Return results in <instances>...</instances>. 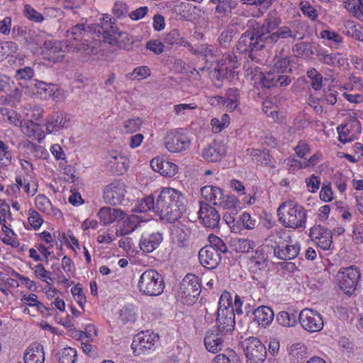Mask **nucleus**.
<instances>
[{
	"label": "nucleus",
	"instance_id": "412c9836",
	"mask_svg": "<svg viewBox=\"0 0 363 363\" xmlns=\"http://www.w3.org/2000/svg\"><path fill=\"white\" fill-rule=\"evenodd\" d=\"M70 116L69 114L59 111L50 115L46 123V130L48 133L60 131L62 128H67L69 125Z\"/></svg>",
	"mask_w": 363,
	"mask_h": 363
},
{
	"label": "nucleus",
	"instance_id": "20e7f679",
	"mask_svg": "<svg viewBox=\"0 0 363 363\" xmlns=\"http://www.w3.org/2000/svg\"><path fill=\"white\" fill-rule=\"evenodd\" d=\"M216 314V331L221 335L231 334L235 328V318L230 293H222Z\"/></svg>",
	"mask_w": 363,
	"mask_h": 363
},
{
	"label": "nucleus",
	"instance_id": "4be33fe9",
	"mask_svg": "<svg viewBox=\"0 0 363 363\" xmlns=\"http://www.w3.org/2000/svg\"><path fill=\"white\" fill-rule=\"evenodd\" d=\"M362 125L359 121H352L345 125H339L337 128L338 139L342 143L353 141L356 135L361 133Z\"/></svg>",
	"mask_w": 363,
	"mask_h": 363
},
{
	"label": "nucleus",
	"instance_id": "7ed1b4c3",
	"mask_svg": "<svg viewBox=\"0 0 363 363\" xmlns=\"http://www.w3.org/2000/svg\"><path fill=\"white\" fill-rule=\"evenodd\" d=\"M291 57L289 56L274 57L273 68L259 74L260 82L264 88L286 86L291 82V78L286 73L291 72Z\"/></svg>",
	"mask_w": 363,
	"mask_h": 363
},
{
	"label": "nucleus",
	"instance_id": "603ef678",
	"mask_svg": "<svg viewBox=\"0 0 363 363\" xmlns=\"http://www.w3.org/2000/svg\"><path fill=\"white\" fill-rule=\"evenodd\" d=\"M300 9L303 14L313 21L318 18V11L308 1L300 4Z\"/></svg>",
	"mask_w": 363,
	"mask_h": 363
},
{
	"label": "nucleus",
	"instance_id": "338daca9",
	"mask_svg": "<svg viewBox=\"0 0 363 363\" xmlns=\"http://www.w3.org/2000/svg\"><path fill=\"white\" fill-rule=\"evenodd\" d=\"M34 273L37 277L43 281H46L48 279H51V273L49 271H47L42 264L35 266Z\"/></svg>",
	"mask_w": 363,
	"mask_h": 363
},
{
	"label": "nucleus",
	"instance_id": "052dcab7",
	"mask_svg": "<svg viewBox=\"0 0 363 363\" xmlns=\"http://www.w3.org/2000/svg\"><path fill=\"white\" fill-rule=\"evenodd\" d=\"M238 203L239 201L235 196L228 195L226 197L223 196V199L220 200V203H219L218 206L224 209H232L235 208Z\"/></svg>",
	"mask_w": 363,
	"mask_h": 363
},
{
	"label": "nucleus",
	"instance_id": "6e6d98bb",
	"mask_svg": "<svg viewBox=\"0 0 363 363\" xmlns=\"http://www.w3.org/2000/svg\"><path fill=\"white\" fill-rule=\"evenodd\" d=\"M211 245L213 248L218 251V254L221 255V253H226L228 252V247L225 242L218 237L216 235H211L209 237Z\"/></svg>",
	"mask_w": 363,
	"mask_h": 363
},
{
	"label": "nucleus",
	"instance_id": "e433bc0d",
	"mask_svg": "<svg viewBox=\"0 0 363 363\" xmlns=\"http://www.w3.org/2000/svg\"><path fill=\"white\" fill-rule=\"evenodd\" d=\"M93 31H90L89 26L86 28L84 24H77L67 31V37L74 40H79L86 36L89 37V35Z\"/></svg>",
	"mask_w": 363,
	"mask_h": 363
},
{
	"label": "nucleus",
	"instance_id": "8fccbe9b",
	"mask_svg": "<svg viewBox=\"0 0 363 363\" xmlns=\"http://www.w3.org/2000/svg\"><path fill=\"white\" fill-rule=\"evenodd\" d=\"M77 359V351L72 347H66L60 353L59 363H74Z\"/></svg>",
	"mask_w": 363,
	"mask_h": 363
},
{
	"label": "nucleus",
	"instance_id": "69168bd1",
	"mask_svg": "<svg viewBox=\"0 0 363 363\" xmlns=\"http://www.w3.org/2000/svg\"><path fill=\"white\" fill-rule=\"evenodd\" d=\"M35 205L39 210L45 211L51 206V203L50 199L45 195L38 194L35 198Z\"/></svg>",
	"mask_w": 363,
	"mask_h": 363
},
{
	"label": "nucleus",
	"instance_id": "3c124183",
	"mask_svg": "<svg viewBox=\"0 0 363 363\" xmlns=\"http://www.w3.org/2000/svg\"><path fill=\"white\" fill-rule=\"evenodd\" d=\"M23 12L26 18L35 23H42L45 19L43 14L37 11L30 5L26 4Z\"/></svg>",
	"mask_w": 363,
	"mask_h": 363
},
{
	"label": "nucleus",
	"instance_id": "f8f14e48",
	"mask_svg": "<svg viewBox=\"0 0 363 363\" xmlns=\"http://www.w3.org/2000/svg\"><path fill=\"white\" fill-rule=\"evenodd\" d=\"M164 144L169 152L181 153L189 147L191 140L184 133L179 130H170L164 137Z\"/></svg>",
	"mask_w": 363,
	"mask_h": 363
},
{
	"label": "nucleus",
	"instance_id": "c85d7f7f",
	"mask_svg": "<svg viewBox=\"0 0 363 363\" xmlns=\"http://www.w3.org/2000/svg\"><path fill=\"white\" fill-rule=\"evenodd\" d=\"M106 167L113 174H123L128 167V159L121 154L113 152L110 155V158L106 162Z\"/></svg>",
	"mask_w": 363,
	"mask_h": 363
},
{
	"label": "nucleus",
	"instance_id": "bb28decb",
	"mask_svg": "<svg viewBox=\"0 0 363 363\" xmlns=\"http://www.w3.org/2000/svg\"><path fill=\"white\" fill-rule=\"evenodd\" d=\"M165 45L166 50H170L173 48H178L184 46L187 48L189 50H192V45L181 36L180 32L178 29H172L167 33L163 39Z\"/></svg>",
	"mask_w": 363,
	"mask_h": 363
},
{
	"label": "nucleus",
	"instance_id": "f03ea898",
	"mask_svg": "<svg viewBox=\"0 0 363 363\" xmlns=\"http://www.w3.org/2000/svg\"><path fill=\"white\" fill-rule=\"evenodd\" d=\"M281 39L277 31H272L269 33L255 35V36H246L241 35L238 44L237 50L244 55L247 60L257 61L258 52L262 50L266 45L274 44Z\"/></svg>",
	"mask_w": 363,
	"mask_h": 363
},
{
	"label": "nucleus",
	"instance_id": "79ce46f5",
	"mask_svg": "<svg viewBox=\"0 0 363 363\" xmlns=\"http://www.w3.org/2000/svg\"><path fill=\"white\" fill-rule=\"evenodd\" d=\"M250 263L259 270L267 267V256L262 248H258L255 250V255L250 259Z\"/></svg>",
	"mask_w": 363,
	"mask_h": 363
},
{
	"label": "nucleus",
	"instance_id": "aec40b11",
	"mask_svg": "<svg viewBox=\"0 0 363 363\" xmlns=\"http://www.w3.org/2000/svg\"><path fill=\"white\" fill-rule=\"evenodd\" d=\"M199 217L206 227L211 228L217 227L220 221L218 212L205 201H200Z\"/></svg>",
	"mask_w": 363,
	"mask_h": 363
},
{
	"label": "nucleus",
	"instance_id": "1a4fd4ad",
	"mask_svg": "<svg viewBox=\"0 0 363 363\" xmlns=\"http://www.w3.org/2000/svg\"><path fill=\"white\" fill-rule=\"evenodd\" d=\"M240 62L233 53H225L214 68L213 76L218 80L232 81L239 73Z\"/></svg>",
	"mask_w": 363,
	"mask_h": 363
},
{
	"label": "nucleus",
	"instance_id": "09e8293b",
	"mask_svg": "<svg viewBox=\"0 0 363 363\" xmlns=\"http://www.w3.org/2000/svg\"><path fill=\"white\" fill-rule=\"evenodd\" d=\"M277 321L282 326L291 327L295 325L296 319L294 314H289L286 311H281L277 314Z\"/></svg>",
	"mask_w": 363,
	"mask_h": 363
},
{
	"label": "nucleus",
	"instance_id": "72a5a7b5",
	"mask_svg": "<svg viewBox=\"0 0 363 363\" xmlns=\"http://www.w3.org/2000/svg\"><path fill=\"white\" fill-rule=\"evenodd\" d=\"M210 2L216 4L215 13L218 18L228 16L232 13V10L238 6L235 0H210Z\"/></svg>",
	"mask_w": 363,
	"mask_h": 363
},
{
	"label": "nucleus",
	"instance_id": "a211bd4d",
	"mask_svg": "<svg viewBox=\"0 0 363 363\" xmlns=\"http://www.w3.org/2000/svg\"><path fill=\"white\" fill-rule=\"evenodd\" d=\"M157 337L148 331H142L137 334L133 340L131 347L135 355H140L145 350H150L155 343Z\"/></svg>",
	"mask_w": 363,
	"mask_h": 363
},
{
	"label": "nucleus",
	"instance_id": "4d7b16f0",
	"mask_svg": "<svg viewBox=\"0 0 363 363\" xmlns=\"http://www.w3.org/2000/svg\"><path fill=\"white\" fill-rule=\"evenodd\" d=\"M142 123L140 118H130L124 122V128L127 133H133L140 130Z\"/></svg>",
	"mask_w": 363,
	"mask_h": 363
},
{
	"label": "nucleus",
	"instance_id": "9d476101",
	"mask_svg": "<svg viewBox=\"0 0 363 363\" xmlns=\"http://www.w3.org/2000/svg\"><path fill=\"white\" fill-rule=\"evenodd\" d=\"M281 23V18L275 11H269L262 23L255 21H250L248 23V28L242 35L246 36H255L257 34H261V36L264 33H269L275 30H277Z\"/></svg>",
	"mask_w": 363,
	"mask_h": 363
},
{
	"label": "nucleus",
	"instance_id": "c756f323",
	"mask_svg": "<svg viewBox=\"0 0 363 363\" xmlns=\"http://www.w3.org/2000/svg\"><path fill=\"white\" fill-rule=\"evenodd\" d=\"M25 363H44L45 352L43 347L38 342L32 343L24 354Z\"/></svg>",
	"mask_w": 363,
	"mask_h": 363
},
{
	"label": "nucleus",
	"instance_id": "2eb2a0df",
	"mask_svg": "<svg viewBox=\"0 0 363 363\" xmlns=\"http://www.w3.org/2000/svg\"><path fill=\"white\" fill-rule=\"evenodd\" d=\"M125 193V184L120 180H115L104 188V198L107 203L116 206L123 203Z\"/></svg>",
	"mask_w": 363,
	"mask_h": 363
},
{
	"label": "nucleus",
	"instance_id": "2f4dec72",
	"mask_svg": "<svg viewBox=\"0 0 363 363\" xmlns=\"http://www.w3.org/2000/svg\"><path fill=\"white\" fill-rule=\"evenodd\" d=\"M202 197L205 199V202L212 203L214 206H218L220 200L223 199V190L217 186L208 185L201 189Z\"/></svg>",
	"mask_w": 363,
	"mask_h": 363
},
{
	"label": "nucleus",
	"instance_id": "de8ad7c7",
	"mask_svg": "<svg viewBox=\"0 0 363 363\" xmlns=\"http://www.w3.org/2000/svg\"><path fill=\"white\" fill-rule=\"evenodd\" d=\"M118 221H123V228H121V235L129 234L133 232L138 226L137 217L134 215L127 216L123 219H119Z\"/></svg>",
	"mask_w": 363,
	"mask_h": 363
},
{
	"label": "nucleus",
	"instance_id": "ddd939ff",
	"mask_svg": "<svg viewBox=\"0 0 363 363\" xmlns=\"http://www.w3.org/2000/svg\"><path fill=\"white\" fill-rule=\"evenodd\" d=\"M284 232L281 230H276L269 236L268 240L271 242L274 240L275 245H272V247L274 249V254L277 258L284 260L293 259L298 255L300 251V246L298 244H286L284 245V243H282V245H281V242H278L275 240L276 238L281 239V235Z\"/></svg>",
	"mask_w": 363,
	"mask_h": 363
},
{
	"label": "nucleus",
	"instance_id": "0e129e2a",
	"mask_svg": "<svg viewBox=\"0 0 363 363\" xmlns=\"http://www.w3.org/2000/svg\"><path fill=\"white\" fill-rule=\"evenodd\" d=\"M333 182L340 192L343 193L346 190V179L342 175V174L340 172L335 174L333 177Z\"/></svg>",
	"mask_w": 363,
	"mask_h": 363
},
{
	"label": "nucleus",
	"instance_id": "680f3d73",
	"mask_svg": "<svg viewBox=\"0 0 363 363\" xmlns=\"http://www.w3.org/2000/svg\"><path fill=\"white\" fill-rule=\"evenodd\" d=\"M234 32L232 28L224 30L218 37V43L223 47H227L232 41Z\"/></svg>",
	"mask_w": 363,
	"mask_h": 363
},
{
	"label": "nucleus",
	"instance_id": "c03bdc74",
	"mask_svg": "<svg viewBox=\"0 0 363 363\" xmlns=\"http://www.w3.org/2000/svg\"><path fill=\"white\" fill-rule=\"evenodd\" d=\"M119 320L123 324L134 323L136 314L132 306H125L119 311Z\"/></svg>",
	"mask_w": 363,
	"mask_h": 363
},
{
	"label": "nucleus",
	"instance_id": "9b49d317",
	"mask_svg": "<svg viewBox=\"0 0 363 363\" xmlns=\"http://www.w3.org/2000/svg\"><path fill=\"white\" fill-rule=\"evenodd\" d=\"M360 272L357 267L350 266L341 268L337 274V280L340 288L347 295H351L356 290L360 278Z\"/></svg>",
	"mask_w": 363,
	"mask_h": 363
},
{
	"label": "nucleus",
	"instance_id": "423d86ee",
	"mask_svg": "<svg viewBox=\"0 0 363 363\" xmlns=\"http://www.w3.org/2000/svg\"><path fill=\"white\" fill-rule=\"evenodd\" d=\"M279 220L286 228H304L307 219L304 208L293 201L282 203L277 209Z\"/></svg>",
	"mask_w": 363,
	"mask_h": 363
},
{
	"label": "nucleus",
	"instance_id": "a878e982",
	"mask_svg": "<svg viewBox=\"0 0 363 363\" xmlns=\"http://www.w3.org/2000/svg\"><path fill=\"white\" fill-rule=\"evenodd\" d=\"M316 56L320 62L331 67H342L347 62V59L341 53L329 52L325 50L317 51Z\"/></svg>",
	"mask_w": 363,
	"mask_h": 363
},
{
	"label": "nucleus",
	"instance_id": "6ab92c4d",
	"mask_svg": "<svg viewBox=\"0 0 363 363\" xmlns=\"http://www.w3.org/2000/svg\"><path fill=\"white\" fill-rule=\"evenodd\" d=\"M212 246H205L199 252L201 264L206 269H214L221 262V255Z\"/></svg>",
	"mask_w": 363,
	"mask_h": 363
},
{
	"label": "nucleus",
	"instance_id": "0eeeda50",
	"mask_svg": "<svg viewBox=\"0 0 363 363\" xmlns=\"http://www.w3.org/2000/svg\"><path fill=\"white\" fill-rule=\"evenodd\" d=\"M138 288L143 295L156 296L164 290L162 277L155 269H147L140 277Z\"/></svg>",
	"mask_w": 363,
	"mask_h": 363
},
{
	"label": "nucleus",
	"instance_id": "13d9d810",
	"mask_svg": "<svg viewBox=\"0 0 363 363\" xmlns=\"http://www.w3.org/2000/svg\"><path fill=\"white\" fill-rule=\"evenodd\" d=\"M34 76V71L30 67H25L16 71L14 77L16 80H28Z\"/></svg>",
	"mask_w": 363,
	"mask_h": 363
},
{
	"label": "nucleus",
	"instance_id": "dca6fc26",
	"mask_svg": "<svg viewBox=\"0 0 363 363\" xmlns=\"http://www.w3.org/2000/svg\"><path fill=\"white\" fill-rule=\"evenodd\" d=\"M245 351L249 360L254 362L265 360L267 355L265 346L257 337H250L245 340Z\"/></svg>",
	"mask_w": 363,
	"mask_h": 363
},
{
	"label": "nucleus",
	"instance_id": "f3484780",
	"mask_svg": "<svg viewBox=\"0 0 363 363\" xmlns=\"http://www.w3.org/2000/svg\"><path fill=\"white\" fill-rule=\"evenodd\" d=\"M309 237L323 250L331 249L333 243L332 232L320 225H314L311 228Z\"/></svg>",
	"mask_w": 363,
	"mask_h": 363
},
{
	"label": "nucleus",
	"instance_id": "49530a36",
	"mask_svg": "<svg viewBox=\"0 0 363 363\" xmlns=\"http://www.w3.org/2000/svg\"><path fill=\"white\" fill-rule=\"evenodd\" d=\"M251 156L257 163L262 165L270 166L273 160L272 157L265 150H252Z\"/></svg>",
	"mask_w": 363,
	"mask_h": 363
},
{
	"label": "nucleus",
	"instance_id": "f704fd0d",
	"mask_svg": "<svg viewBox=\"0 0 363 363\" xmlns=\"http://www.w3.org/2000/svg\"><path fill=\"white\" fill-rule=\"evenodd\" d=\"M320 36L322 39L328 41V45L332 49L340 48L343 42L342 37L338 33L330 30H322Z\"/></svg>",
	"mask_w": 363,
	"mask_h": 363
},
{
	"label": "nucleus",
	"instance_id": "7c9ffc66",
	"mask_svg": "<svg viewBox=\"0 0 363 363\" xmlns=\"http://www.w3.org/2000/svg\"><path fill=\"white\" fill-rule=\"evenodd\" d=\"M98 216L104 225H106L119 219L125 218V212L120 209H111L109 207H102L98 213Z\"/></svg>",
	"mask_w": 363,
	"mask_h": 363
},
{
	"label": "nucleus",
	"instance_id": "b1692460",
	"mask_svg": "<svg viewBox=\"0 0 363 363\" xmlns=\"http://www.w3.org/2000/svg\"><path fill=\"white\" fill-rule=\"evenodd\" d=\"M225 153L224 145L220 141L215 140L203 150L202 156L209 162H216L220 161Z\"/></svg>",
	"mask_w": 363,
	"mask_h": 363
},
{
	"label": "nucleus",
	"instance_id": "a18cd8bd",
	"mask_svg": "<svg viewBox=\"0 0 363 363\" xmlns=\"http://www.w3.org/2000/svg\"><path fill=\"white\" fill-rule=\"evenodd\" d=\"M12 154L8 145L0 140V168H6L11 164Z\"/></svg>",
	"mask_w": 363,
	"mask_h": 363
},
{
	"label": "nucleus",
	"instance_id": "774afa93",
	"mask_svg": "<svg viewBox=\"0 0 363 363\" xmlns=\"http://www.w3.org/2000/svg\"><path fill=\"white\" fill-rule=\"evenodd\" d=\"M294 150L299 157L303 158L306 155L310 152L311 148L308 143L305 141L301 140L295 147Z\"/></svg>",
	"mask_w": 363,
	"mask_h": 363
},
{
	"label": "nucleus",
	"instance_id": "37998d69",
	"mask_svg": "<svg viewBox=\"0 0 363 363\" xmlns=\"http://www.w3.org/2000/svg\"><path fill=\"white\" fill-rule=\"evenodd\" d=\"M291 30L292 40H302L305 36V23L301 20H296L289 23Z\"/></svg>",
	"mask_w": 363,
	"mask_h": 363
},
{
	"label": "nucleus",
	"instance_id": "393cba45",
	"mask_svg": "<svg viewBox=\"0 0 363 363\" xmlns=\"http://www.w3.org/2000/svg\"><path fill=\"white\" fill-rule=\"evenodd\" d=\"M162 240V235L159 232L144 233L140 240V248L145 253L152 252L159 247Z\"/></svg>",
	"mask_w": 363,
	"mask_h": 363
},
{
	"label": "nucleus",
	"instance_id": "a19ab883",
	"mask_svg": "<svg viewBox=\"0 0 363 363\" xmlns=\"http://www.w3.org/2000/svg\"><path fill=\"white\" fill-rule=\"evenodd\" d=\"M306 348L301 344H295L291 346L289 350V355L291 357V360L294 363H301L306 358Z\"/></svg>",
	"mask_w": 363,
	"mask_h": 363
},
{
	"label": "nucleus",
	"instance_id": "58836bf2",
	"mask_svg": "<svg viewBox=\"0 0 363 363\" xmlns=\"http://www.w3.org/2000/svg\"><path fill=\"white\" fill-rule=\"evenodd\" d=\"M149 211H152L156 213V199L152 196L143 198L133 208V211L135 213H146Z\"/></svg>",
	"mask_w": 363,
	"mask_h": 363
},
{
	"label": "nucleus",
	"instance_id": "bf43d9fd",
	"mask_svg": "<svg viewBox=\"0 0 363 363\" xmlns=\"http://www.w3.org/2000/svg\"><path fill=\"white\" fill-rule=\"evenodd\" d=\"M132 79H140L147 78L150 75V69L147 66H140L134 69L132 73L130 74Z\"/></svg>",
	"mask_w": 363,
	"mask_h": 363
},
{
	"label": "nucleus",
	"instance_id": "5701e85b",
	"mask_svg": "<svg viewBox=\"0 0 363 363\" xmlns=\"http://www.w3.org/2000/svg\"><path fill=\"white\" fill-rule=\"evenodd\" d=\"M150 166L155 172H159L166 177H172L177 173L178 167L176 164L164 160L162 157L153 158Z\"/></svg>",
	"mask_w": 363,
	"mask_h": 363
},
{
	"label": "nucleus",
	"instance_id": "6e6552de",
	"mask_svg": "<svg viewBox=\"0 0 363 363\" xmlns=\"http://www.w3.org/2000/svg\"><path fill=\"white\" fill-rule=\"evenodd\" d=\"M201 292L199 278L193 274H186L182 279L177 292V298L184 304L191 306Z\"/></svg>",
	"mask_w": 363,
	"mask_h": 363
},
{
	"label": "nucleus",
	"instance_id": "864d4df0",
	"mask_svg": "<svg viewBox=\"0 0 363 363\" xmlns=\"http://www.w3.org/2000/svg\"><path fill=\"white\" fill-rule=\"evenodd\" d=\"M293 51L296 53L297 56L298 57H303L304 55L313 54V52L311 49V45L308 42L296 43L293 46Z\"/></svg>",
	"mask_w": 363,
	"mask_h": 363
},
{
	"label": "nucleus",
	"instance_id": "4468645a",
	"mask_svg": "<svg viewBox=\"0 0 363 363\" xmlns=\"http://www.w3.org/2000/svg\"><path fill=\"white\" fill-rule=\"evenodd\" d=\"M302 328L310 333L320 331L324 325L322 315L316 311L304 308L298 316Z\"/></svg>",
	"mask_w": 363,
	"mask_h": 363
},
{
	"label": "nucleus",
	"instance_id": "473e14b6",
	"mask_svg": "<svg viewBox=\"0 0 363 363\" xmlns=\"http://www.w3.org/2000/svg\"><path fill=\"white\" fill-rule=\"evenodd\" d=\"M253 315L255 322L262 327H266L269 325L274 316L272 308L266 306L257 308L254 311Z\"/></svg>",
	"mask_w": 363,
	"mask_h": 363
},
{
	"label": "nucleus",
	"instance_id": "39448f33",
	"mask_svg": "<svg viewBox=\"0 0 363 363\" xmlns=\"http://www.w3.org/2000/svg\"><path fill=\"white\" fill-rule=\"evenodd\" d=\"M90 31L102 37L103 40L111 45H118L119 41L128 40V34L121 31L116 25V20L109 15H104L99 23L89 26Z\"/></svg>",
	"mask_w": 363,
	"mask_h": 363
},
{
	"label": "nucleus",
	"instance_id": "f257e3e1",
	"mask_svg": "<svg viewBox=\"0 0 363 363\" xmlns=\"http://www.w3.org/2000/svg\"><path fill=\"white\" fill-rule=\"evenodd\" d=\"M184 194L173 188H163L156 198V214L162 220L174 223L186 209Z\"/></svg>",
	"mask_w": 363,
	"mask_h": 363
},
{
	"label": "nucleus",
	"instance_id": "c9c22d12",
	"mask_svg": "<svg viewBox=\"0 0 363 363\" xmlns=\"http://www.w3.org/2000/svg\"><path fill=\"white\" fill-rule=\"evenodd\" d=\"M230 246L237 252L247 253L254 249L255 243L249 239L235 238L231 240Z\"/></svg>",
	"mask_w": 363,
	"mask_h": 363
},
{
	"label": "nucleus",
	"instance_id": "cd10ccee",
	"mask_svg": "<svg viewBox=\"0 0 363 363\" xmlns=\"http://www.w3.org/2000/svg\"><path fill=\"white\" fill-rule=\"evenodd\" d=\"M227 335L219 334L218 331H208L204 337L206 350L212 353H217L223 347L225 337Z\"/></svg>",
	"mask_w": 363,
	"mask_h": 363
},
{
	"label": "nucleus",
	"instance_id": "ea45409f",
	"mask_svg": "<svg viewBox=\"0 0 363 363\" xmlns=\"http://www.w3.org/2000/svg\"><path fill=\"white\" fill-rule=\"evenodd\" d=\"M74 50L86 56L94 55L99 52V47L93 42H89L88 39H85L83 42L77 44Z\"/></svg>",
	"mask_w": 363,
	"mask_h": 363
},
{
	"label": "nucleus",
	"instance_id": "4c0bfd02",
	"mask_svg": "<svg viewBox=\"0 0 363 363\" xmlns=\"http://www.w3.org/2000/svg\"><path fill=\"white\" fill-rule=\"evenodd\" d=\"M345 8L359 20H363V0H345Z\"/></svg>",
	"mask_w": 363,
	"mask_h": 363
},
{
	"label": "nucleus",
	"instance_id": "5fc2aeb1",
	"mask_svg": "<svg viewBox=\"0 0 363 363\" xmlns=\"http://www.w3.org/2000/svg\"><path fill=\"white\" fill-rule=\"evenodd\" d=\"M146 49L153 52L155 55L162 54L166 49L164 42L159 40H151L147 42Z\"/></svg>",
	"mask_w": 363,
	"mask_h": 363
},
{
	"label": "nucleus",
	"instance_id": "e2e57ef3",
	"mask_svg": "<svg viewBox=\"0 0 363 363\" xmlns=\"http://www.w3.org/2000/svg\"><path fill=\"white\" fill-rule=\"evenodd\" d=\"M29 224L33 228V229H38L43 224V219L41 216L35 211H30L29 216L28 218Z\"/></svg>",
	"mask_w": 363,
	"mask_h": 363
}]
</instances>
